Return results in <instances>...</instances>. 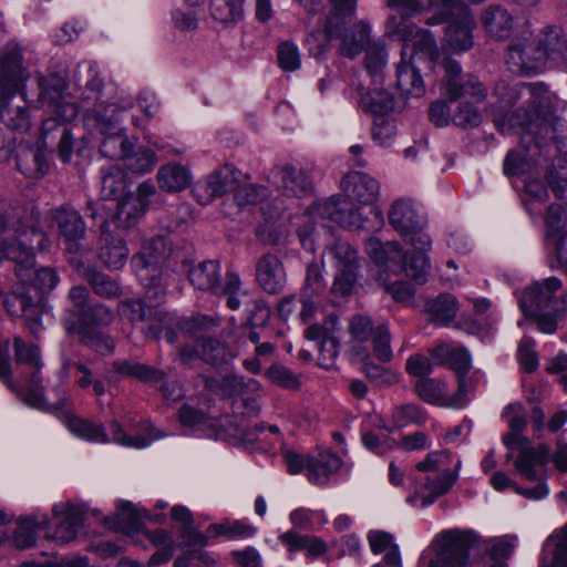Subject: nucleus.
<instances>
[{"mask_svg": "<svg viewBox=\"0 0 567 567\" xmlns=\"http://www.w3.org/2000/svg\"><path fill=\"white\" fill-rule=\"evenodd\" d=\"M113 369L121 375L132 377L141 382L150 384H158L163 382L165 373L162 370L155 369L151 365L127 361L116 360L113 362Z\"/></svg>", "mask_w": 567, "mask_h": 567, "instance_id": "ea45409f", "label": "nucleus"}, {"mask_svg": "<svg viewBox=\"0 0 567 567\" xmlns=\"http://www.w3.org/2000/svg\"><path fill=\"white\" fill-rule=\"evenodd\" d=\"M390 225L414 248L430 249L431 238L423 231L425 218L420 208L411 200L400 198L389 210Z\"/></svg>", "mask_w": 567, "mask_h": 567, "instance_id": "2eb2a0df", "label": "nucleus"}, {"mask_svg": "<svg viewBox=\"0 0 567 567\" xmlns=\"http://www.w3.org/2000/svg\"><path fill=\"white\" fill-rule=\"evenodd\" d=\"M426 419V414L421 406L413 403L400 404L392 409L390 424L384 425V429L393 432L410 424H423Z\"/></svg>", "mask_w": 567, "mask_h": 567, "instance_id": "a18cd8bd", "label": "nucleus"}, {"mask_svg": "<svg viewBox=\"0 0 567 567\" xmlns=\"http://www.w3.org/2000/svg\"><path fill=\"white\" fill-rule=\"evenodd\" d=\"M245 311L247 313V323L250 327H261L270 318V308L262 299H249L245 301Z\"/></svg>", "mask_w": 567, "mask_h": 567, "instance_id": "bf43d9fd", "label": "nucleus"}, {"mask_svg": "<svg viewBox=\"0 0 567 567\" xmlns=\"http://www.w3.org/2000/svg\"><path fill=\"white\" fill-rule=\"evenodd\" d=\"M53 220L64 239L66 250L70 252L78 251V240L84 237L86 230L85 223L79 212L70 207H61L53 213Z\"/></svg>", "mask_w": 567, "mask_h": 567, "instance_id": "c756f323", "label": "nucleus"}, {"mask_svg": "<svg viewBox=\"0 0 567 567\" xmlns=\"http://www.w3.org/2000/svg\"><path fill=\"white\" fill-rule=\"evenodd\" d=\"M81 275L90 285L95 295L105 299L118 298L122 289L118 282L109 275L94 268H83Z\"/></svg>", "mask_w": 567, "mask_h": 567, "instance_id": "37998d69", "label": "nucleus"}, {"mask_svg": "<svg viewBox=\"0 0 567 567\" xmlns=\"http://www.w3.org/2000/svg\"><path fill=\"white\" fill-rule=\"evenodd\" d=\"M415 392L426 403L440 406L447 405L446 384L436 379L423 378L415 382Z\"/></svg>", "mask_w": 567, "mask_h": 567, "instance_id": "de8ad7c7", "label": "nucleus"}, {"mask_svg": "<svg viewBox=\"0 0 567 567\" xmlns=\"http://www.w3.org/2000/svg\"><path fill=\"white\" fill-rule=\"evenodd\" d=\"M426 311L433 322L445 326L456 316L457 300L450 293H442L426 303Z\"/></svg>", "mask_w": 567, "mask_h": 567, "instance_id": "49530a36", "label": "nucleus"}, {"mask_svg": "<svg viewBox=\"0 0 567 567\" xmlns=\"http://www.w3.org/2000/svg\"><path fill=\"white\" fill-rule=\"evenodd\" d=\"M48 525L49 519L44 514L20 518L13 533V544L22 549L33 546L37 533L45 529Z\"/></svg>", "mask_w": 567, "mask_h": 567, "instance_id": "4c0bfd02", "label": "nucleus"}, {"mask_svg": "<svg viewBox=\"0 0 567 567\" xmlns=\"http://www.w3.org/2000/svg\"><path fill=\"white\" fill-rule=\"evenodd\" d=\"M188 279L199 290L225 296L226 303L231 310H238L240 307L241 301L238 296L248 298L247 292L241 291V281L237 274L228 271L225 285H221L220 266L216 260H206L192 266L188 269Z\"/></svg>", "mask_w": 567, "mask_h": 567, "instance_id": "1a4fd4ad", "label": "nucleus"}, {"mask_svg": "<svg viewBox=\"0 0 567 567\" xmlns=\"http://www.w3.org/2000/svg\"><path fill=\"white\" fill-rule=\"evenodd\" d=\"M362 372L369 378L371 381L375 382L381 386H390L400 381V374L389 370L384 367L374 364L371 361H365L361 368Z\"/></svg>", "mask_w": 567, "mask_h": 567, "instance_id": "6e6d98bb", "label": "nucleus"}, {"mask_svg": "<svg viewBox=\"0 0 567 567\" xmlns=\"http://www.w3.org/2000/svg\"><path fill=\"white\" fill-rule=\"evenodd\" d=\"M14 357L18 363L27 364L31 369L30 377L24 388L18 390L16 383L12 381L8 343L4 346L0 344V380L12 391L18 392L24 404L39 409L45 402L41 379L42 362L40 350L34 344H25L21 338L17 337L14 338Z\"/></svg>", "mask_w": 567, "mask_h": 567, "instance_id": "39448f33", "label": "nucleus"}, {"mask_svg": "<svg viewBox=\"0 0 567 567\" xmlns=\"http://www.w3.org/2000/svg\"><path fill=\"white\" fill-rule=\"evenodd\" d=\"M114 312L107 306L96 302L81 313L78 322L66 326L69 332L78 333L81 342L101 354H110L115 348L114 340L99 331L114 320Z\"/></svg>", "mask_w": 567, "mask_h": 567, "instance_id": "9d476101", "label": "nucleus"}, {"mask_svg": "<svg viewBox=\"0 0 567 567\" xmlns=\"http://www.w3.org/2000/svg\"><path fill=\"white\" fill-rule=\"evenodd\" d=\"M270 183L286 197L301 198L310 195L313 189L309 173L295 164L285 163L272 168Z\"/></svg>", "mask_w": 567, "mask_h": 567, "instance_id": "4be33fe9", "label": "nucleus"}, {"mask_svg": "<svg viewBox=\"0 0 567 567\" xmlns=\"http://www.w3.org/2000/svg\"><path fill=\"white\" fill-rule=\"evenodd\" d=\"M34 246L43 251L49 247V239L38 228H23L0 213V259L16 262V275L21 281L29 278L34 266Z\"/></svg>", "mask_w": 567, "mask_h": 567, "instance_id": "20e7f679", "label": "nucleus"}, {"mask_svg": "<svg viewBox=\"0 0 567 567\" xmlns=\"http://www.w3.org/2000/svg\"><path fill=\"white\" fill-rule=\"evenodd\" d=\"M31 73L23 58V48L16 41L8 42L0 56V101L24 95Z\"/></svg>", "mask_w": 567, "mask_h": 567, "instance_id": "4468645a", "label": "nucleus"}, {"mask_svg": "<svg viewBox=\"0 0 567 567\" xmlns=\"http://www.w3.org/2000/svg\"><path fill=\"white\" fill-rule=\"evenodd\" d=\"M328 255L337 270L332 290L341 296L350 295L358 278L359 258L357 250L346 241H337L328 248Z\"/></svg>", "mask_w": 567, "mask_h": 567, "instance_id": "aec40b11", "label": "nucleus"}, {"mask_svg": "<svg viewBox=\"0 0 567 567\" xmlns=\"http://www.w3.org/2000/svg\"><path fill=\"white\" fill-rule=\"evenodd\" d=\"M435 540L440 549L427 567H463L467 564L468 551L478 545L480 536L474 530L450 529Z\"/></svg>", "mask_w": 567, "mask_h": 567, "instance_id": "dca6fc26", "label": "nucleus"}, {"mask_svg": "<svg viewBox=\"0 0 567 567\" xmlns=\"http://www.w3.org/2000/svg\"><path fill=\"white\" fill-rule=\"evenodd\" d=\"M375 328L367 316L357 315L349 321V332L353 340L359 342L368 341L374 334Z\"/></svg>", "mask_w": 567, "mask_h": 567, "instance_id": "680f3d73", "label": "nucleus"}, {"mask_svg": "<svg viewBox=\"0 0 567 567\" xmlns=\"http://www.w3.org/2000/svg\"><path fill=\"white\" fill-rule=\"evenodd\" d=\"M52 513L60 518V522L51 537L60 543H69L74 539L83 525V507L69 501L61 502L53 506Z\"/></svg>", "mask_w": 567, "mask_h": 567, "instance_id": "bb28decb", "label": "nucleus"}, {"mask_svg": "<svg viewBox=\"0 0 567 567\" xmlns=\"http://www.w3.org/2000/svg\"><path fill=\"white\" fill-rule=\"evenodd\" d=\"M118 522L127 527L128 532L142 530V515L130 502H121L117 505Z\"/></svg>", "mask_w": 567, "mask_h": 567, "instance_id": "338daca9", "label": "nucleus"}, {"mask_svg": "<svg viewBox=\"0 0 567 567\" xmlns=\"http://www.w3.org/2000/svg\"><path fill=\"white\" fill-rule=\"evenodd\" d=\"M461 461H457L453 471H444L434 475H426L420 483L414 493L409 496L411 505L416 507H426L433 504L440 496L446 494L458 478Z\"/></svg>", "mask_w": 567, "mask_h": 567, "instance_id": "5701e85b", "label": "nucleus"}, {"mask_svg": "<svg viewBox=\"0 0 567 567\" xmlns=\"http://www.w3.org/2000/svg\"><path fill=\"white\" fill-rule=\"evenodd\" d=\"M158 187L167 193H177L189 186L190 172L179 164H167L157 172Z\"/></svg>", "mask_w": 567, "mask_h": 567, "instance_id": "e433bc0d", "label": "nucleus"}, {"mask_svg": "<svg viewBox=\"0 0 567 567\" xmlns=\"http://www.w3.org/2000/svg\"><path fill=\"white\" fill-rule=\"evenodd\" d=\"M452 121L460 127H475L482 122L481 112L467 102L460 103Z\"/></svg>", "mask_w": 567, "mask_h": 567, "instance_id": "e2e57ef3", "label": "nucleus"}, {"mask_svg": "<svg viewBox=\"0 0 567 567\" xmlns=\"http://www.w3.org/2000/svg\"><path fill=\"white\" fill-rule=\"evenodd\" d=\"M126 183L120 167H110L103 172L101 183V196L107 200H120L125 192Z\"/></svg>", "mask_w": 567, "mask_h": 567, "instance_id": "603ef678", "label": "nucleus"}, {"mask_svg": "<svg viewBox=\"0 0 567 567\" xmlns=\"http://www.w3.org/2000/svg\"><path fill=\"white\" fill-rule=\"evenodd\" d=\"M245 0H213L210 16L214 20L224 24H235L244 17Z\"/></svg>", "mask_w": 567, "mask_h": 567, "instance_id": "09e8293b", "label": "nucleus"}, {"mask_svg": "<svg viewBox=\"0 0 567 567\" xmlns=\"http://www.w3.org/2000/svg\"><path fill=\"white\" fill-rule=\"evenodd\" d=\"M128 248L125 241L114 236L107 229L101 230L99 239V258L110 269H121L128 259Z\"/></svg>", "mask_w": 567, "mask_h": 567, "instance_id": "7c9ffc66", "label": "nucleus"}, {"mask_svg": "<svg viewBox=\"0 0 567 567\" xmlns=\"http://www.w3.org/2000/svg\"><path fill=\"white\" fill-rule=\"evenodd\" d=\"M256 533L257 528L246 519H225L207 527V535L213 538L225 536L228 539H247L254 537Z\"/></svg>", "mask_w": 567, "mask_h": 567, "instance_id": "c03bdc74", "label": "nucleus"}, {"mask_svg": "<svg viewBox=\"0 0 567 567\" xmlns=\"http://www.w3.org/2000/svg\"><path fill=\"white\" fill-rule=\"evenodd\" d=\"M218 321L207 316H198L185 321L181 330L188 333L196 341V347L192 350L183 347L179 355L184 362H188L194 357H200L204 361L213 364H221L228 360L229 353L225 346L217 339L208 337L206 332L209 328L217 327Z\"/></svg>", "mask_w": 567, "mask_h": 567, "instance_id": "9b49d317", "label": "nucleus"}, {"mask_svg": "<svg viewBox=\"0 0 567 567\" xmlns=\"http://www.w3.org/2000/svg\"><path fill=\"white\" fill-rule=\"evenodd\" d=\"M256 280L264 291L272 295L280 292L286 285L281 260L270 252L260 256L256 262Z\"/></svg>", "mask_w": 567, "mask_h": 567, "instance_id": "cd10ccee", "label": "nucleus"}, {"mask_svg": "<svg viewBox=\"0 0 567 567\" xmlns=\"http://www.w3.org/2000/svg\"><path fill=\"white\" fill-rule=\"evenodd\" d=\"M410 42H412L414 49V53L411 55L414 56V62L424 58L432 64L439 59L440 52L436 41L429 30L417 29Z\"/></svg>", "mask_w": 567, "mask_h": 567, "instance_id": "8fccbe9b", "label": "nucleus"}, {"mask_svg": "<svg viewBox=\"0 0 567 567\" xmlns=\"http://www.w3.org/2000/svg\"><path fill=\"white\" fill-rule=\"evenodd\" d=\"M342 187L349 200L330 197L303 215L298 237L305 250L313 252L321 233H330L334 225L368 231L383 226V214L375 206L380 195L377 179L362 172H350L343 177Z\"/></svg>", "mask_w": 567, "mask_h": 567, "instance_id": "f257e3e1", "label": "nucleus"}, {"mask_svg": "<svg viewBox=\"0 0 567 567\" xmlns=\"http://www.w3.org/2000/svg\"><path fill=\"white\" fill-rule=\"evenodd\" d=\"M415 252L408 258L402 247L396 241L381 243L377 238H370L365 244V251L375 266L393 274L404 271L408 277L419 285H423L429 275L430 260L425 255L427 249L414 248Z\"/></svg>", "mask_w": 567, "mask_h": 567, "instance_id": "423d86ee", "label": "nucleus"}, {"mask_svg": "<svg viewBox=\"0 0 567 567\" xmlns=\"http://www.w3.org/2000/svg\"><path fill=\"white\" fill-rule=\"evenodd\" d=\"M535 38L537 47L545 51L544 62L546 60L567 61V40L559 28L547 27Z\"/></svg>", "mask_w": 567, "mask_h": 567, "instance_id": "c9c22d12", "label": "nucleus"}, {"mask_svg": "<svg viewBox=\"0 0 567 567\" xmlns=\"http://www.w3.org/2000/svg\"><path fill=\"white\" fill-rule=\"evenodd\" d=\"M546 223V237L548 240H553L561 236L565 230V212L559 204H551L545 217Z\"/></svg>", "mask_w": 567, "mask_h": 567, "instance_id": "13d9d810", "label": "nucleus"}, {"mask_svg": "<svg viewBox=\"0 0 567 567\" xmlns=\"http://www.w3.org/2000/svg\"><path fill=\"white\" fill-rule=\"evenodd\" d=\"M278 62L286 72H293L300 68V54L296 44L284 42L278 47Z\"/></svg>", "mask_w": 567, "mask_h": 567, "instance_id": "0e129e2a", "label": "nucleus"}, {"mask_svg": "<svg viewBox=\"0 0 567 567\" xmlns=\"http://www.w3.org/2000/svg\"><path fill=\"white\" fill-rule=\"evenodd\" d=\"M355 89L360 94L359 106L364 112L383 115L393 110V96L382 87V84H371V86L365 87L358 83Z\"/></svg>", "mask_w": 567, "mask_h": 567, "instance_id": "2f4dec72", "label": "nucleus"}, {"mask_svg": "<svg viewBox=\"0 0 567 567\" xmlns=\"http://www.w3.org/2000/svg\"><path fill=\"white\" fill-rule=\"evenodd\" d=\"M241 173L231 165H225L210 174L193 188V195L200 205H207L215 198L235 188Z\"/></svg>", "mask_w": 567, "mask_h": 567, "instance_id": "b1692460", "label": "nucleus"}, {"mask_svg": "<svg viewBox=\"0 0 567 567\" xmlns=\"http://www.w3.org/2000/svg\"><path fill=\"white\" fill-rule=\"evenodd\" d=\"M66 426L75 436L94 443L106 444L111 441L127 447L143 449L148 446L161 435H126L117 421L109 425L112 439L109 437L105 427L90 420L72 416L68 420Z\"/></svg>", "mask_w": 567, "mask_h": 567, "instance_id": "ddd939ff", "label": "nucleus"}, {"mask_svg": "<svg viewBox=\"0 0 567 567\" xmlns=\"http://www.w3.org/2000/svg\"><path fill=\"white\" fill-rule=\"evenodd\" d=\"M395 136V126L384 117L374 121L372 128V138L380 146L388 147L392 144Z\"/></svg>", "mask_w": 567, "mask_h": 567, "instance_id": "774afa93", "label": "nucleus"}, {"mask_svg": "<svg viewBox=\"0 0 567 567\" xmlns=\"http://www.w3.org/2000/svg\"><path fill=\"white\" fill-rule=\"evenodd\" d=\"M410 17L392 14L385 24V35L404 43L402 50L406 49V43L411 41L417 28L409 20Z\"/></svg>", "mask_w": 567, "mask_h": 567, "instance_id": "864d4df0", "label": "nucleus"}, {"mask_svg": "<svg viewBox=\"0 0 567 567\" xmlns=\"http://www.w3.org/2000/svg\"><path fill=\"white\" fill-rule=\"evenodd\" d=\"M427 24H440L452 18L444 37V44L455 53L466 52L474 45L475 20L466 6L453 4L451 0H430Z\"/></svg>", "mask_w": 567, "mask_h": 567, "instance_id": "0eeeda50", "label": "nucleus"}, {"mask_svg": "<svg viewBox=\"0 0 567 567\" xmlns=\"http://www.w3.org/2000/svg\"><path fill=\"white\" fill-rule=\"evenodd\" d=\"M12 100L0 101V116L11 130L25 132L31 125L29 113L23 105L12 106Z\"/></svg>", "mask_w": 567, "mask_h": 567, "instance_id": "3c124183", "label": "nucleus"}, {"mask_svg": "<svg viewBox=\"0 0 567 567\" xmlns=\"http://www.w3.org/2000/svg\"><path fill=\"white\" fill-rule=\"evenodd\" d=\"M268 195V189L261 185H244L236 188L235 199L240 206L262 202Z\"/></svg>", "mask_w": 567, "mask_h": 567, "instance_id": "69168bd1", "label": "nucleus"}, {"mask_svg": "<svg viewBox=\"0 0 567 567\" xmlns=\"http://www.w3.org/2000/svg\"><path fill=\"white\" fill-rule=\"evenodd\" d=\"M451 455L446 451L430 452L426 457L416 464V468L423 473H443L450 468Z\"/></svg>", "mask_w": 567, "mask_h": 567, "instance_id": "4d7b16f0", "label": "nucleus"}, {"mask_svg": "<svg viewBox=\"0 0 567 567\" xmlns=\"http://www.w3.org/2000/svg\"><path fill=\"white\" fill-rule=\"evenodd\" d=\"M363 65L371 78V84H383L384 72L388 65V52L381 42L367 45Z\"/></svg>", "mask_w": 567, "mask_h": 567, "instance_id": "58836bf2", "label": "nucleus"}, {"mask_svg": "<svg viewBox=\"0 0 567 567\" xmlns=\"http://www.w3.org/2000/svg\"><path fill=\"white\" fill-rule=\"evenodd\" d=\"M503 443L509 450L522 446L515 461V467L519 474L528 481H542L546 477V465L549 458V447L545 444L538 447L523 446L528 441L520 432L511 431L503 437Z\"/></svg>", "mask_w": 567, "mask_h": 567, "instance_id": "f3484780", "label": "nucleus"}, {"mask_svg": "<svg viewBox=\"0 0 567 567\" xmlns=\"http://www.w3.org/2000/svg\"><path fill=\"white\" fill-rule=\"evenodd\" d=\"M172 249L167 238L157 236L143 246L142 250L133 257V267L140 281L151 279L152 268L159 266L171 257Z\"/></svg>", "mask_w": 567, "mask_h": 567, "instance_id": "a878e982", "label": "nucleus"}, {"mask_svg": "<svg viewBox=\"0 0 567 567\" xmlns=\"http://www.w3.org/2000/svg\"><path fill=\"white\" fill-rule=\"evenodd\" d=\"M372 337L374 355L382 362H389L393 353L390 346V332L388 327L385 324H379Z\"/></svg>", "mask_w": 567, "mask_h": 567, "instance_id": "052dcab7", "label": "nucleus"}, {"mask_svg": "<svg viewBox=\"0 0 567 567\" xmlns=\"http://www.w3.org/2000/svg\"><path fill=\"white\" fill-rule=\"evenodd\" d=\"M338 331V317L334 315H329L321 324H311L306 330L308 340L319 341L320 360L324 367H330L339 354Z\"/></svg>", "mask_w": 567, "mask_h": 567, "instance_id": "393cba45", "label": "nucleus"}, {"mask_svg": "<svg viewBox=\"0 0 567 567\" xmlns=\"http://www.w3.org/2000/svg\"><path fill=\"white\" fill-rule=\"evenodd\" d=\"M147 208L143 199L128 194L116 204L115 223L120 228L128 229L137 224Z\"/></svg>", "mask_w": 567, "mask_h": 567, "instance_id": "a19ab883", "label": "nucleus"}, {"mask_svg": "<svg viewBox=\"0 0 567 567\" xmlns=\"http://www.w3.org/2000/svg\"><path fill=\"white\" fill-rule=\"evenodd\" d=\"M341 465V458L330 451L319 453L315 457L307 456L308 480L316 485H326Z\"/></svg>", "mask_w": 567, "mask_h": 567, "instance_id": "473e14b6", "label": "nucleus"}, {"mask_svg": "<svg viewBox=\"0 0 567 567\" xmlns=\"http://www.w3.org/2000/svg\"><path fill=\"white\" fill-rule=\"evenodd\" d=\"M545 51L537 47L532 32L524 31L508 45L506 64L516 73H537L544 68Z\"/></svg>", "mask_w": 567, "mask_h": 567, "instance_id": "6ab92c4d", "label": "nucleus"}, {"mask_svg": "<svg viewBox=\"0 0 567 567\" xmlns=\"http://www.w3.org/2000/svg\"><path fill=\"white\" fill-rule=\"evenodd\" d=\"M401 54L402 60L396 70L398 87L403 94L408 96L421 97L424 94L425 89L422 76L420 75V71L415 65L416 62H414V56H411L410 61L406 62V52L404 49L402 50Z\"/></svg>", "mask_w": 567, "mask_h": 567, "instance_id": "72a5a7b5", "label": "nucleus"}, {"mask_svg": "<svg viewBox=\"0 0 567 567\" xmlns=\"http://www.w3.org/2000/svg\"><path fill=\"white\" fill-rule=\"evenodd\" d=\"M563 287L557 277L535 281L527 286L519 297V307L524 316H537L546 310L559 311L565 300L556 298V292Z\"/></svg>", "mask_w": 567, "mask_h": 567, "instance_id": "a211bd4d", "label": "nucleus"}, {"mask_svg": "<svg viewBox=\"0 0 567 567\" xmlns=\"http://www.w3.org/2000/svg\"><path fill=\"white\" fill-rule=\"evenodd\" d=\"M256 237L265 245L275 246L280 243L286 235L285 225L278 218H266L262 224L256 228Z\"/></svg>", "mask_w": 567, "mask_h": 567, "instance_id": "5fc2aeb1", "label": "nucleus"}, {"mask_svg": "<svg viewBox=\"0 0 567 567\" xmlns=\"http://www.w3.org/2000/svg\"><path fill=\"white\" fill-rule=\"evenodd\" d=\"M103 82L96 74L86 82V91L91 94L82 101L83 121L91 131L104 136L100 152L111 159L123 161L131 150L134 138L127 137L118 123L125 112L134 106V100L124 90H117L115 95L106 97L102 92Z\"/></svg>", "mask_w": 567, "mask_h": 567, "instance_id": "f03ea898", "label": "nucleus"}, {"mask_svg": "<svg viewBox=\"0 0 567 567\" xmlns=\"http://www.w3.org/2000/svg\"><path fill=\"white\" fill-rule=\"evenodd\" d=\"M482 22L486 32L498 40L507 38L514 25L512 14L501 6H491L485 9Z\"/></svg>", "mask_w": 567, "mask_h": 567, "instance_id": "f704fd0d", "label": "nucleus"}, {"mask_svg": "<svg viewBox=\"0 0 567 567\" xmlns=\"http://www.w3.org/2000/svg\"><path fill=\"white\" fill-rule=\"evenodd\" d=\"M332 12L327 20L324 32H313L307 38L309 53L321 56L328 50L330 39H340L339 51L342 55L354 58L368 43L370 27L361 21L352 23L357 0H330Z\"/></svg>", "mask_w": 567, "mask_h": 567, "instance_id": "7ed1b4c3", "label": "nucleus"}, {"mask_svg": "<svg viewBox=\"0 0 567 567\" xmlns=\"http://www.w3.org/2000/svg\"><path fill=\"white\" fill-rule=\"evenodd\" d=\"M7 311L12 316H21L25 320L29 331L39 337L42 331V308L33 301L32 297L24 292H14L4 300Z\"/></svg>", "mask_w": 567, "mask_h": 567, "instance_id": "c85d7f7f", "label": "nucleus"}, {"mask_svg": "<svg viewBox=\"0 0 567 567\" xmlns=\"http://www.w3.org/2000/svg\"><path fill=\"white\" fill-rule=\"evenodd\" d=\"M442 66L446 74V79L443 83V93L451 101H455L464 95L474 97L476 102L485 100L487 94L486 89L477 78L471 74L462 75V68L456 60L445 58L442 61Z\"/></svg>", "mask_w": 567, "mask_h": 567, "instance_id": "412c9836", "label": "nucleus"}, {"mask_svg": "<svg viewBox=\"0 0 567 567\" xmlns=\"http://www.w3.org/2000/svg\"><path fill=\"white\" fill-rule=\"evenodd\" d=\"M120 316L131 322H146L144 331L148 338L159 339L163 337L168 343L176 341L174 327L177 324L173 315L162 309L146 306L141 300H123L118 303Z\"/></svg>", "mask_w": 567, "mask_h": 567, "instance_id": "f8f14e48", "label": "nucleus"}, {"mask_svg": "<svg viewBox=\"0 0 567 567\" xmlns=\"http://www.w3.org/2000/svg\"><path fill=\"white\" fill-rule=\"evenodd\" d=\"M38 86L39 96L37 104L40 109H45L51 114L49 118L43 121V137H45L49 132L53 131L58 126V122L72 121L78 115L80 110L83 112L81 106L82 101L85 95L91 94L90 92H85V87L79 105L66 102L64 97L66 82L62 76L56 74H51L48 76L40 75L38 78Z\"/></svg>", "mask_w": 567, "mask_h": 567, "instance_id": "6e6552de", "label": "nucleus"}, {"mask_svg": "<svg viewBox=\"0 0 567 567\" xmlns=\"http://www.w3.org/2000/svg\"><path fill=\"white\" fill-rule=\"evenodd\" d=\"M123 166L134 174H146L153 171L157 162L156 154L144 146L137 145V140L134 138L132 147L123 158Z\"/></svg>", "mask_w": 567, "mask_h": 567, "instance_id": "79ce46f5", "label": "nucleus"}]
</instances>
